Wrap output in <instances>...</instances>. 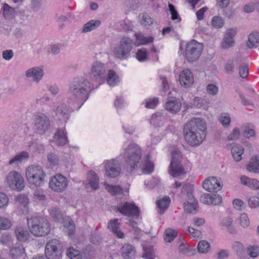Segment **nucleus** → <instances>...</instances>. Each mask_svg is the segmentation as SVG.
<instances>
[{
	"mask_svg": "<svg viewBox=\"0 0 259 259\" xmlns=\"http://www.w3.org/2000/svg\"><path fill=\"white\" fill-rule=\"evenodd\" d=\"M91 90V83L86 78L83 77L75 78L68 91L69 103L76 105L79 108L88 99Z\"/></svg>",
	"mask_w": 259,
	"mask_h": 259,
	"instance_id": "nucleus-1",
	"label": "nucleus"
},
{
	"mask_svg": "<svg viewBox=\"0 0 259 259\" xmlns=\"http://www.w3.org/2000/svg\"><path fill=\"white\" fill-rule=\"evenodd\" d=\"M184 135L187 142L191 146H198L205 139L206 125L201 118H193L184 128Z\"/></svg>",
	"mask_w": 259,
	"mask_h": 259,
	"instance_id": "nucleus-2",
	"label": "nucleus"
},
{
	"mask_svg": "<svg viewBox=\"0 0 259 259\" xmlns=\"http://www.w3.org/2000/svg\"><path fill=\"white\" fill-rule=\"evenodd\" d=\"M142 150L141 147L136 143H130L123 150L122 157L130 171L137 168L141 165Z\"/></svg>",
	"mask_w": 259,
	"mask_h": 259,
	"instance_id": "nucleus-3",
	"label": "nucleus"
},
{
	"mask_svg": "<svg viewBox=\"0 0 259 259\" xmlns=\"http://www.w3.org/2000/svg\"><path fill=\"white\" fill-rule=\"evenodd\" d=\"M27 225L30 232L36 237L46 236L51 231L48 221L43 217H33L28 218Z\"/></svg>",
	"mask_w": 259,
	"mask_h": 259,
	"instance_id": "nucleus-4",
	"label": "nucleus"
},
{
	"mask_svg": "<svg viewBox=\"0 0 259 259\" xmlns=\"http://www.w3.org/2000/svg\"><path fill=\"white\" fill-rule=\"evenodd\" d=\"M182 157L180 151L174 148L171 151V160L169 165V173L174 178H182L186 174L181 164Z\"/></svg>",
	"mask_w": 259,
	"mask_h": 259,
	"instance_id": "nucleus-5",
	"label": "nucleus"
},
{
	"mask_svg": "<svg viewBox=\"0 0 259 259\" xmlns=\"http://www.w3.org/2000/svg\"><path fill=\"white\" fill-rule=\"evenodd\" d=\"M26 176L30 184L39 187L44 184L46 175L40 166L31 165L27 168Z\"/></svg>",
	"mask_w": 259,
	"mask_h": 259,
	"instance_id": "nucleus-6",
	"label": "nucleus"
},
{
	"mask_svg": "<svg viewBox=\"0 0 259 259\" xmlns=\"http://www.w3.org/2000/svg\"><path fill=\"white\" fill-rule=\"evenodd\" d=\"M133 47V40L129 37H123L120 40L119 45L114 48V55L116 58L121 60L126 59L130 56Z\"/></svg>",
	"mask_w": 259,
	"mask_h": 259,
	"instance_id": "nucleus-7",
	"label": "nucleus"
},
{
	"mask_svg": "<svg viewBox=\"0 0 259 259\" xmlns=\"http://www.w3.org/2000/svg\"><path fill=\"white\" fill-rule=\"evenodd\" d=\"M203 48L202 44L194 39L190 41L186 48L185 55L187 60L190 62L197 60L201 54Z\"/></svg>",
	"mask_w": 259,
	"mask_h": 259,
	"instance_id": "nucleus-8",
	"label": "nucleus"
},
{
	"mask_svg": "<svg viewBox=\"0 0 259 259\" xmlns=\"http://www.w3.org/2000/svg\"><path fill=\"white\" fill-rule=\"evenodd\" d=\"M107 71V68L104 64L96 61L92 65L89 75L93 81L101 83L105 79Z\"/></svg>",
	"mask_w": 259,
	"mask_h": 259,
	"instance_id": "nucleus-9",
	"label": "nucleus"
},
{
	"mask_svg": "<svg viewBox=\"0 0 259 259\" xmlns=\"http://www.w3.org/2000/svg\"><path fill=\"white\" fill-rule=\"evenodd\" d=\"M62 245L56 239L48 242L45 248V255L48 259H59L61 256Z\"/></svg>",
	"mask_w": 259,
	"mask_h": 259,
	"instance_id": "nucleus-10",
	"label": "nucleus"
},
{
	"mask_svg": "<svg viewBox=\"0 0 259 259\" xmlns=\"http://www.w3.org/2000/svg\"><path fill=\"white\" fill-rule=\"evenodd\" d=\"M50 126L49 118L45 114L37 113L34 115V130L40 134L44 135Z\"/></svg>",
	"mask_w": 259,
	"mask_h": 259,
	"instance_id": "nucleus-11",
	"label": "nucleus"
},
{
	"mask_svg": "<svg viewBox=\"0 0 259 259\" xmlns=\"http://www.w3.org/2000/svg\"><path fill=\"white\" fill-rule=\"evenodd\" d=\"M6 182L12 189L18 191L22 190L25 187L23 178L16 171H12L8 174L6 177Z\"/></svg>",
	"mask_w": 259,
	"mask_h": 259,
	"instance_id": "nucleus-12",
	"label": "nucleus"
},
{
	"mask_svg": "<svg viewBox=\"0 0 259 259\" xmlns=\"http://www.w3.org/2000/svg\"><path fill=\"white\" fill-rule=\"evenodd\" d=\"M116 207L117 210L125 216L138 218L139 215V208L133 202H121Z\"/></svg>",
	"mask_w": 259,
	"mask_h": 259,
	"instance_id": "nucleus-13",
	"label": "nucleus"
},
{
	"mask_svg": "<svg viewBox=\"0 0 259 259\" xmlns=\"http://www.w3.org/2000/svg\"><path fill=\"white\" fill-rule=\"evenodd\" d=\"M106 175L109 178H115L119 175L121 172V164L117 159L107 160L104 162Z\"/></svg>",
	"mask_w": 259,
	"mask_h": 259,
	"instance_id": "nucleus-14",
	"label": "nucleus"
},
{
	"mask_svg": "<svg viewBox=\"0 0 259 259\" xmlns=\"http://www.w3.org/2000/svg\"><path fill=\"white\" fill-rule=\"evenodd\" d=\"M68 181L66 177L61 174L54 176L49 182L50 188L57 192H62L67 188Z\"/></svg>",
	"mask_w": 259,
	"mask_h": 259,
	"instance_id": "nucleus-15",
	"label": "nucleus"
},
{
	"mask_svg": "<svg viewBox=\"0 0 259 259\" xmlns=\"http://www.w3.org/2000/svg\"><path fill=\"white\" fill-rule=\"evenodd\" d=\"M203 187L210 192H215L220 190L223 187V183L220 179L210 177L205 180L202 184Z\"/></svg>",
	"mask_w": 259,
	"mask_h": 259,
	"instance_id": "nucleus-16",
	"label": "nucleus"
},
{
	"mask_svg": "<svg viewBox=\"0 0 259 259\" xmlns=\"http://www.w3.org/2000/svg\"><path fill=\"white\" fill-rule=\"evenodd\" d=\"M56 117L60 120L66 122L70 116L69 107L64 103H60L54 109Z\"/></svg>",
	"mask_w": 259,
	"mask_h": 259,
	"instance_id": "nucleus-17",
	"label": "nucleus"
},
{
	"mask_svg": "<svg viewBox=\"0 0 259 259\" xmlns=\"http://www.w3.org/2000/svg\"><path fill=\"white\" fill-rule=\"evenodd\" d=\"M180 84L184 88H189L194 83V77L192 72L188 69L182 71L179 75Z\"/></svg>",
	"mask_w": 259,
	"mask_h": 259,
	"instance_id": "nucleus-18",
	"label": "nucleus"
},
{
	"mask_svg": "<svg viewBox=\"0 0 259 259\" xmlns=\"http://www.w3.org/2000/svg\"><path fill=\"white\" fill-rule=\"evenodd\" d=\"M44 70L39 67H34L27 70L25 75L28 78H32V80L38 83L42 79L44 75Z\"/></svg>",
	"mask_w": 259,
	"mask_h": 259,
	"instance_id": "nucleus-19",
	"label": "nucleus"
},
{
	"mask_svg": "<svg viewBox=\"0 0 259 259\" xmlns=\"http://www.w3.org/2000/svg\"><path fill=\"white\" fill-rule=\"evenodd\" d=\"M165 109L171 113L176 114L180 111L182 107L180 101L176 98H170L165 105Z\"/></svg>",
	"mask_w": 259,
	"mask_h": 259,
	"instance_id": "nucleus-20",
	"label": "nucleus"
},
{
	"mask_svg": "<svg viewBox=\"0 0 259 259\" xmlns=\"http://www.w3.org/2000/svg\"><path fill=\"white\" fill-rule=\"evenodd\" d=\"M121 255L123 259H135L136 256V250L130 244H124L120 249Z\"/></svg>",
	"mask_w": 259,
	"mask_h": 259,
	"instance_id": "nucleus-21",
	"label": "nucleus"
},
{
	"mask_svg": "<svg viewBox=\"0 0 259 259\" xmlns=\"http://www.w3.org/2000/svg\"><path fill=\"white\" fill-rule=\"evenodd\" d=\"M237 33L236 28H231L228 29V32L225 34L222 42V46L224 49H229L233 46L234 41L233 37Z\"/></svg>",
	"mask_w": 259,
	"mask_h": 259,
	"instance_id": "nucleus-22",
	"label": "nucleus"
},
{
	"mask_svg": "<svg viewBox=\"0 0 259 259\" xmlns=\"http://www.w3.org/2000/svg\"><path fill=\"white\" fill-rule=\"evenodd\" d=\"M120 223L117 219L111 220L108 224V228L118 238H124V234L119 228Z\"/></svg>",
	"mask_w": 259,
	"mask_h": 259,
	"instance_id": "nucleus-23",
	"label": "nucleus"
},
{
	"mask_svg": "<svg viewBox=\"0 0 259 259\" xmlns=\"http://www.w3.org/2000/svg\"><path fill=\"white\" fill-rule=\"evenodd\" d=\"M53 141L59 146H64L68 141L67 133L63 129H58L54 135Z\"/></svg>",
	"mask_w": 259,
	"mask_h": 259,
	"instance_id": "nucleus-24",
	"label": "nucleus"
},
{
	"mask_svg": "<svg viewBox=\"0 0 259 259\" xmlns=\"http://www.w3.org/2000/svg\"><path fill=\"white\" fill-rule=\"evenodd\" d=\"M193 186L190 184H185L183 185L182 189V197L188 201H196L193 195Z\"/></svg>",
	"mask_w": 259,
	"mask_h": 259,
	"instance_id": "nucleus-25",
	"label": "nucleus"
},
{
	"mask_svg": "<svg viewBox=\"0 0 259 259\" xmlns=\"http://www.w3.org/2000/svg\"><path fill=\"white\" fill-rule=\"evenodd\" d=\"M15 234L20 242H25L29 237V233L28 230L22 227H17L15 229Z\"/></svg>",
	"mask_w": 259,
	"mask_h": 259,
	"instance_id": "nucleus-26",
	"label": "nucleus"
},
{
	"mask_svg": "<svg viewBox=\"0 0 259 259\" xmlns=\"http://www.w3.org/2000/svg\"><path fill=\"white\" fill-rule=\"evenodd\" d=\"M2 11L4 17L5 19L8 20L13 19L17 14V12L15 8L10 7L6 3L3 5Z\"/></svg>",
	"mask_w": 259,
	"mask_h": 259,
	"instance_id": "nucleus-27",
	"label": "nucleus"
},
{
	"mask_svg": "<svg viewBox=\"0 0 259 259\" xmlns=\"http://www.w3.org/2000/svg\"><path fill=\"white\" fill-rule=\"evenodd\" d=\"M241 183L254 190L259 189V181L256 179H250L245 176L240 178Z\"/></svg>",
	"mask_w": 259,
	"mask_h": 259,
	"instance_id": "nucleus-28",
	"label": "nucleus"
},
{
	"mask_svg": "<svg viewBox=\"0 0 259 259\" xmlns=\"http://www.w3.org/2000/svg\"><path fill=\"white\" fill-rule=\"evenodd\" d=\"M246 169L250 172H259V156L255 155L251 158Z\"/></svg>",
	"mask_w": 259,
	"mask_h": 259,
	"instance_id": "nucleus-29",
	"label": "nucleus"
},
{
	"mask_svg": "<svg viewBox=\"0 0 259 259\" xmlns=\"http://www.w3.org/2000/svg\"><path fill=\"white\" fill-rule=\"evenodd\" d=\"M88 181L90 187L94 190L99 187V178L93 171H90L88 174Z\"/></svg>",
	"mask_w": 259,
	"mask_h": 259,
	"instance_id": "nucleus-30",
	"label": "nucleus"
},
{
	"mask_svg": "<svg viewBox=\"0 0 259 259\" xmlns=\"http://www.w3.org/2000/svg\"><path fill=\"white\" fill-rule=\"evenodd\" d=\"M107 77H105V79L107 81V83L111 87H114L118 84L119 81V78L117 74L115 71L112 70H108Z\"/></svg>",
	"mask_w": 259,
	"mask_h": 259,
	"instance_id": "nucleus-31",
	"label": "nucleus"
},
{
	"mask_svg": "<svg viewBox=\"0 0 259 259\" xmlns=\"http://www.w3.org/2000/svg\"><path fill=\"white\" fill-rule=\"evenodd\" d=\"M170 202V199L168 196H165L156 201V204L159 209V213H163L164 211L168 208Z\"/></svg>",
	"mask_w": 259,
	"mask_h": 259,
	"instance_id": "nucleus-32",
	"label": "nucleus"
},
{
	"mask_svg": "<svg viewBox=\"0 0 259 259\" xmlns=\"http://www.w3.org/2000/svg\"><path fill=\"white\" fill-rule=\"evenodd\" d=\"M259 43V32L257 31L252 32L248 36L247 46L249 48L256 47Z\"/></svg>",
	"mask_w": 259,
	"mask_h": 259,
	"instance_id": "nucleus-33",
	"label": "nucleus"
},
{
	"mask_svg": "<svg viewBox=\"0 0 259 259\" xmlns=\"http://www.w3.org/2000/svg\"><path fill=\"white\" fill-rule=\"evenodd\" d=\"M244 149L242 146L234 145L232 147L231 152L232 156L236 161H239L242 159V155L243 153Z\"/></svg>",
	"mask_w": 259,
	"mask_h": 259,
	"instance_id": "nucleus-34",
	"label": "nucleus"
},
{
	"mask_svg": "<svg viewBox=\"0 0 259 259\" xmlns=\"http://www.w3.org/2000/svg\"><path fill=\"white\" fill-rule=\"evenodd\" d=\"M29 157L28 153L26 151H22L15 155L9 162V164L18 165L22 161L26 160Z\"/></svg>",
	"mask_w": 259,
	"mask_h": 259,
	"instance_id": "nucleus-35",
	"label": "nucleus"
},
{
	"mask_svg": "<svg viewBox=\"0 0 259 259\" xmlns=\"http://www.w3.org/2000/svg\"><path fill=\"white\" fill-rule=\"evenodd\" d=\"M101 25V21L99 20H92L86 23L82 28L83 32L91 31Z\"/></svg>",
	"mask_w": 259,
	"mask_h": 259,
	"instance_id": "nucleus-36",
	"label": "nucleus"
},
{
	"mask_svg": "<svg viewBox=\"0 0 259 259\" xmlns=\"http://www.w3.org/2000/svg\"><path fill=\"white\" fill-rule=\"evenodd\" d=\"M139 21L142 26L146 28H149L153 23V19L146 13L139 15Z\"/></svg>",
	"mask_w": 259,
	"mask_h": 259,
	"instance_id": "nucleus-37",
	"label": "nucleus"
},
{
	"mask_svg": "<svg viewBox=\"0 0 259 259\" xmlns=\"http://www.w3.org/2000/svg\"><path fill=\"white\" fill-rule=\"evenodd\" d=\"M232 223L233 219L229 217L224 218L221 222L222 225L226 227L230 234H235L237 233V231L232 225Z\"/></svg>",
	"mask_w": 259,
	"mask_h": 259,
	"instance_id": "nucleus-38",
	"label": "nucleus"
},
{
	"mask_svg": "<svg viewBox=\"0 0 259 259\" xmlns=\"http://www.w3.org/2000/svg\"><path fill=\"white\" fill-rule=\"evenodd\" d=\"M106 190L112 195L116 196L121 194L122 192V188L119 186H113L104 183Z\"/></svg>",
	"mask_w": 259,
	"mask_h": 259,
	"instance_id": "nucleus-39",
	"label": "nucleus"
},
{
	"mask_svg": "<svg viewBox=\"0 0 259 259\" xmlns=\"http://www.w3.org/2000/svg\"><path fill=\"white\" fill-rule=\"evenodd\" d=\"M154 167V164L150 160L149 156L147 155L143 164V172L150 174L153 171Z\"/></svg>",
	"mask_w": 259,
	"mask_h": 259,
	"instance_id": "nucleus-40",
	"label": "nucleus"
},
{
	"mask_svg": "<svg viewBox=\"0 0 259 259\" xmlns=\"http://www.w3.org/2000/svg\"><path fill=\"white\" fill-rule=\"evenodd\" d=\"M184 209L185 211L190 213H195L196 212L197 208L198 206V203L197 201H188V202H185Z\"/></svg>",
	"mask_w": 259,
	"mask_h": 259,
	"instance_id": "nucleus-41",
	"label": "nucleus"
},
{
	"mask_svg": "<svg viewBox=\"0 0 259 259\" xmlns=\"http://www.w3.org/2000/svg\"><path fill=\"white\" fill-rule=\"evenodd\" d=\"M135 36L137 40L140 42V45H144L152 42L154 38L152 36L146 37L141 32L135 33Z\"/></svg>",
	"mask_w": 259,
	"mask_h": 259,
	"instance_id": "nucleus-42",
	"label": "nucleus"
},
{
	"mask_svg": "<svg viewBox=\"0 0 259 259\" xmlns=\"http://www.w3.org/2000/svg\"><path fill=\"white\" fill-rule=\"evenodd\" d=\"M177 233L175 230L167 228L164 232V239L167 242H171L177 237Z\"/></svg>",
	"mask_w": 259,
	"mask_h": 259,
	"instance_id": "nucleus-43",
	"label": "nucleus"
},
{
	"mask_svg": "<svg viewBox=\"0 0 259 259\" xmlns=\"http://www.w3.org/2000/svg\"><path fill=\"white\" fill-rule=\"evenodd\" d=\"M24 252L23 246L19 245L18 246L13 247L10 250V255L14 259H16L21 256Z\"/></svg>",
	"mask_w": 259,
	"mask_h": 259,
	"instance_id": "nucleus-44",
	"label": "nucleus"
},
{
	"mask_svg": "<svg viewBox=\"0 0 259 259\" xmlns=\"http://www.w3.org/2000/svg\"><path fill=\"white\" fill-rule=\"evenodd\" d=\"M136 57L140 62H145L148 60V52L145 48L138 49L136 54Z\"/></svg>",
	"mask_w": 259,
	"mask_h": 259,
	"instance_id": "nucleus-45",
	"label": "nucleus"
},
{
	"mask_svg": "<svg viewBox=\"0 0 259 259\" xmlns=\"http://www.w3.org/2000/svg\"><path fill=\"white\" fill-rule=\"evenodd\" d=\"M198 251L200 253H206L210 249L209 243L205 240L199 242L197 245Z\"/></svg>",
	"mask_w": 259,
	"mask_h": 259,
	"instance_id": "nucleus-46",
	"label": "nucleus"
},
{
	"mask_svg": "<svg viewBox=\"0 0 259 259\" xmlns=\"http://www.w3.org/2000/svg\"><path fill=\"white\" fill-rule=\"evenodd\" d=\"M219 121L224 127L228 128L230 125L231 117L228 113H223L220 115Z\"/></svg>",
	"mask_w": 259,
	"mask_h": 259,
	"instance_id": "nucleus-47",
	"label": "nucleus"
},
{
	"mask_svg": "<svg viewBox=\"0 0 259 259\" xmlns=\"http://www.w3.org/2000/svg\"><path fill=\"white\" fill-rule=\"evenodd\" d=\"M50 213L54 221L58 222L62 218L61 211L59 208L53 207L50 210Z\"/></svg>",
	"mask_w": 259,
	"mask_h": 259,
	"instance_id": "nucleus-48",
	"label": "nucleus"
},
{
	"mask_svg": "<svg viewBox=\"0 0 259 259\" xmlns=\"http://www.w3.org/2000/svg\"><path fill=\"white\" fill-rule=\"evenodd\" d=\"M241 130L243 132V136L246 138H249L255 135L254 131L250 128L248 124L243 125Z\"/></svg>",
	"mask_w": 259,
	"mask_h": 259,
	"instance_id": "nucleus-49",
	"label": "nucleus"
},
{
	"mask_svg": "<svg viewBox=\"0 0 259 259\" xmlns=\"http://www.w3.org/2000/svg\"><path fill=\"white\" fill-rule=\"evenodd\" d=\"M66 254L70 259H82L79 251L72 247H70L67 250Z\"/></svg>",
	"mask_w": 259,
	"mask_h": 259,
	"instance_id": "nucleus-50",
	"label": "nucleus"
},
{
	"mask_svg": "<svg viewBox=\"0 0 259 259\" xmlns=\"http://www.w3.org/2000/svg\"><path fill=\"white\" fill-rule=\"evenodd\" d=\"M225 24L224 19L220 16H214L211 21L212 26L215 28H221Z\"/></svg>",
	"mask_w": 259,
	"mask_h": 259,
	"instance_id": "nucleus-51",
	"label": "nucleus"
},
{
	"mask_svg": "<svg viewBox=\"0 0 259 259\" xmlns=\"http://www.w3.org/2000/svg\"><path fill=\"white\" fill-rule=\"evenodd\" d=\"M16 203L21 208H26L28 205V198L24 195H19L16 198Z\"/></svg>",
	"mask_w": 259,
	"mask_h": 259,
	"instance_id": "nucleus-52",
	"label": "nucleus"
},
{
	"mask_svg": "<svg viewBox=\"0 0 259 259\" xmlns=\"http://www.w3.org/2000/svg\"><path fill=\"white\" fill-rule=\"evenodd\" d=\"M48 160L50 165L53 166L58 165L59 162V158L58 156L55 153L52 152L48 154Z\"/></svg>",
	"mask_w": 259,
	"mask_h": 259,
	"instance_id": "nucleus-53",
	"label": "nucleus"
},
{
	"mask_svg": "<svg viewBox=\"0 0 259 259\" xmlns=\"http://www.w3.org/2000/svg\"><path fill=\"white\" fill-rule=\"evenodd\" d=\"M233 248L237 252V255L241 257L245 253L243 246L239 242H235L233 245Z\"/></svg>",
	"mask_w": 259,
	"mask_h": 259,
	"instance_id": "nucleus-54",
	"label": "nucleus"
},
{
	"mask_svg": "<svg viewBox=\"0 0 259 259\" xmlns=\"http://www.w3.org/2000/svg\"><path fill=\"white\" fill-rule=\"evenodd\" d=\"M11 226V223L9 219L0 216V230L8 229Z\"/></svg>",
	"mask_w": 259,
	"mask_h": 259,
	"instance_id": "nucleus-55",
	"label": "nucleus"
},
{
	"mask_svg": "<svg viewBox=\"0 0 259 259\" xmlns=\"http://www.w3.org/2000/svg\"><path fill=\"white\" fill-rule=\"evenodd\" d=\"M64 226L66 230L65 231L68 233L69 235H71L74 233L75 230V226L73 222L71 220H69L68 222H66Z\"/></svg>",
	"mask_w": 259,
	"mask_h": 259,
	"instance_id": "nucleus-56",
	"label": "nucleus"
},
{
	"mask_svg": "<svg viewBox=\"0 0 259 259\" xmlns=\"http://www.w3.org/2000/svg\"><path fill=\"white\" fill-rule=\"evenodd\" d=\"M164 119L160 113H156L152 114L150 119V123L153 125H157L159 123L160 121H162Z\"/></svg>",
	"mask_w": 259,
	"mask_h": 259,
	"instance_id": "nucleus-57",
	"label": "nucleus"
},
{
	"mask_svg": "<svg viewBox=\"0 0 259 259\" xmlns=\"http://www.w3.org/2000/svg\"><path fill=\"white\" fill-rule=\"evenodd\" d=\"M239 74L241 77L244 78H246L248 74V66L245 64L242 63L239 66Z\"/></svg>",
	"mask_w": 259,
	"mask_h": 259,
	"instance_id": "nucleus-58",
	"label": "nucleus"
},
{
	"mask_svg": "<svg viewBox=\"0 0 259 259\" xmlns=\"http://www.w3.org/2000/svg\"><path fill=\"white\" fill-rule=\"evenodd\" d=\"M247 252L249 255L255 258L259 255V247L256 246H252L248 248Z\"/></svg>",
	"mask_w": 259,
	"mask_h": 259,
	"instance_id": "nucleus-59",
	"label": "nucleus"
},
{
	"mask_svg": "<svg viewBox=\"0 0 259 259\" xmlns=\"http://www.w3.org/2000/svg\"><path fill=\"white\" fill-rule=\"evenodd\" d=\"M248 205L251 208L259 207V197L251 196L248 200Z\"/></svg>",
	"mask_w": 259,
	"mask_h": 259,
	"instance_id": "nucleus-60",
	"label": "nucleus"
},
{
	"mask_svg": "<svg viewBox=\"0 0 259 259\" xmlns=\"http://www.w3.org/2000/svg\"><path fill=\"white\" fill-rule=\"evenodd\" d=\"M9 200L8 195L5 193L0 192V208L7 206Z\"/></svg>",
	"mask_w": 259,
	"mask_h": 259,
	"instance_id": "nucleus-61",
	"label": "nucleus"
},
{
	"mask_svg": "<svg viewBox=\"0 0 259 259\" xmlns=\"http://www.w3.org/2000/svg\"><path fill=\"white\" fill-rule=\"evenodd\" d=\"M169 11H170V14L171 15V19L173 20L178 19L179 21L181 20V18L179 17V14L177 11L176 10L175 6L169 4L168 5Z\"/></svg>",
	"mask_w": 259,
	"mask_h": 259,
	"instance_id": "nucleus-62",
	"label": "nucleus"
},
{
	"mask_svg": "<svg viewBox=\"0 0 259 259\" xmlns=\"http://www.w3.org/2000/svg\"><path fill=\"white\" fill-rule=\"evenodd\" d=\"M240 135V132L238 128L233 129L231 134L228 136V139L229 141H234L239 139Z\"/></svg>",
	"mask_w": 259,
	"mask_h": 259,
	"instance_id": "nucleus-63",
	"label": "nucleus"
},
{
	"mask_svg": "<svg viewBox=\"0 0 259 259\" xmlns=\"http://www.w3.org/2000/svg\"><path fill=\"white\" fill-rule=\"evenodd\" d=\"M250 222L246 213H243L240 217V224L243 228L247 227L249 225Z\"/></svg>",
	"mask_w": 259,
	"mask_h": 259,
	"instance_id": "nucleus-64",
	"label": "nucleus"
}]
</instances>
